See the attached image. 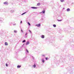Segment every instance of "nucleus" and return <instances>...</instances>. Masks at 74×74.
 I'll list each match as a JSON object with an SVG mask.
<instances>
[{
    "label": "nucleus",
    "instance_id": "nucleus-26",
    "mask_svg": "<svg viewBox=\"0 0 74 74\" xmlns=\"http://www.w3.org/2000/svg\"><path fill=\"white\" fill-rule=\"evenodd\" d=\"M22 23V21H21L20 23Z\"/></svg>",
    "mask_w": 74,
    "mask_h": 74
},
{
    "label": "nucleus",
    "instance_id": "nucleus-1",
    "mask_svg": "<svg viewBox=\"0 0 74 74\" xmlns=\"http://www.w3.org/2000/svg\"><path fill=\"white\" fill-rule=\"evenodd\" d=\"M36 26H37V27H40L41 26V24L40 23L36 25Z\"/></svg>",
    "mask_w": 74,
    "mask_h": 74
},
{
    "label": "nucleus",
    "instance_id": "nucleus-25",
    "mask_svg": "<svg viewBox=\"0 0 74 74\" xmlns=\"http://www.w3.org/2000/svg\"><path fill=\"white\" fill-rule=\"evenodd\" d=\"M46 60H48V58H46Z\"/></svg>",
    "mask_w": 74,
    "mask_h": 74
},
{
    "label": "nucleus",
    "instance_id": "nucleus-21",
    "mask_svg": "<svg viewBox=\"0 0 74 74\" xmlns=\"http://www.w3.org/2000/svg\"><path fill=\"white\" fill-rule=\"evenodd\" d=\"M6 66H7V67L8 66V64H6Z\"/></svg>",
    "mask_w": 74,
    "mask_h": 74
},
{
    "label": "nucleus",
    "instance_id": "nucleus-13",
    "mask_svg": "<svg viewBox=\"0 0 74 74\" xmlns=\"http://www.w3.org/2000/svg\"><path fill=\"white\" fill-rule=\"evenodd\" d=\"M26 51L27 52V53H29V51H28V50H27V49H26Z\"/></svg>",
    "mask_w": 74,
    "mask_h": 74
},
{
    "label": "nucleus",
    "instance_id": "nucleus-7",
    "mask_svg": "<svg viewBox=\"0 0 74 74\" xmlns=\"http://www.w3.org/2000/svg\"><path fill=\"white\" fill-rule=\"evenodd\" d=\"M42 12L43 14H44V13H45V10H43L42 11Z\"/></svg>",
    "mask_w": 74,
    "mask_h": 74
},
{
    "label": "nucleus",
    "instance_id": "nucleus-4",
    "mask_svg": "<svg viewBox=\"0 0 74 74\" xmlns=\"http://www.w3.org/2000/svg\"><path fill=\"white\" fill-rule=\"evenodd\" d=\"M4 4H8V2H5L3 3Z\"/></svg>",
    "mask_w": 74,
    "mask_h": 74
},
{
    "label": "nucleus",
    "instance_id": "nucleus-3",
    "mask_svg": "<svg viewBox=\"0 0 74 74\" xmlns=\"http://www.w3.org/2000/svg\"><path fill=\"white\" fill-rule=\"evenodd\" d=\"M5 45H8V43H7L6 42H5Z\"/></svg>",
    "mask_w": 74,
    "mask_h": 74
},
{
    "label": "nucleus",
    "instance_id": "nucleus-20",
    "mask_svg": "<svg viewBox=\"0 0 74 74\" xmlns=\"http://www.w3.org/2000/svg\"><path fill=\"white\" fill-rule=\"evenodd\" d=\"M14 32H15V33H16V30H14Z\"/></svg>",
    "mask_w": 74,
    "mask_h": 74
},
{
    "label": "nucleus",
    "instance_id": "nucleus-22",
    "mask_svg": "<svg viewBox=\"0 0 74 74\" xmlns=\"http://www.w3.org/2000/svg\"><path fill=\"white\" fill-rule=\"evenodd\" d=\"M29 32H30V33H32V31H31L30 30H29Z\"/></svg>",
    "mask_w": 74,
    "mask_h": 74
},
{
    "label": "nucleus",
    "instance_id": "nucleus-10",
    "mask_svg": "<svg viewBox=\"0 0 74 74\" xmlns=\"http://www.w3.org/2000/svg\"><path fill=\"white\" fill-rule=\"evenodd\" d=\"M53 27H56V25L55 24L53 25Z\"/></svg>",
    "mask_w": 74,
    "mask_h": 74
},
{
    "label": "nucleus",
    "instance_id": "nucleus-27",
    "mask_svg": "<svg viewBox=\"0 0 74 74\" xmlns=\"http://www.w3.org/2000/svg\"><path fill=\"white\" fill-rule=\"evenodd\" d=\"M42 56H44V55H43Z\"/></svg>",
    "mask_w": 74,
    "mask_h": 74
},
{
    "label": "nucleus",
    "instance_id": "nucleus-17",
    "mask_svg": "<svg viewBox=\"0 0 74 74\" xmlns=\"http://www.w3.org/2000/svg\"><path fill=\"white\" fill-rule=\"evenodd\" d=\"M26 13V12H25V13H23L21 15H24V14H25V13Z\"/></svg>",
    "mask_w": 74,
    "mask_h": 74
},
{
    "label": "nucleus",
    "instance_id": "nucleus-24",
    "mask_svg": "<svg viewBox=\"0 0 74 74\" xmlns=\"http://www.w3.org/2000/svg\"><path fill=\"white\" fill-rule=\"evenodd\" d=\"M27 35V33H26L25 34V35L26 36V35Z\"/></svg>",
    "mask_w": 74,
    "mask_h": 74
},
{
    "label": "nucleus",
    "instance_id": "nucleus-23",
    "mask_svg": "<svg viewBox=\"0 0 74 74\" xmlns=\"http://www.w3.org/2000/svg\"><path fill=\"white\" fill-rule=\"evenodd\" d=\"M21 32H23V30H22V29H21Z\"/></svg>",
    "mask_w": 74,
    "mask_h": 74
},
{
    "label": "nucleus",
    "instance_id": "nucleus-5",
    "mask_svg": "<svg viewBox=\"0 0 74 74\" xmlns=\"http://www.w3.org/2000/svg\"><path fill=\"white\" fill-rule=\"evenodd\" d=\"M21 67V66H19V65H18L17 66V68L18 69H19V68H20V67Z\"/></svg>",
    "mask_w": 74,
    "mask_h": 74
},
{
    "label": "nucleus",
    "instance_id": "nucleus-2",
    "mask_svg": "<svg viewBox=\"0 0 74 74\" xmlns=\"http://www.w3.org/2000/svg\"><path fill=\"white\" fill-rule=\"evenodd\" d=\"M41 37L42 38H44V37H45V36H44V35H42Z\"/></svg>",
    "mask_w": 74,
    "mask_h": 74
},
{
    "label": "nucleus",
    "instance_id": "nucleus-9",
    "mask_svg": "<svg viewBox=\"0 0 74 74\" xmlns=\"http://www.w3.org/2000/svg\"><path fill=\"white\" fill-rule=\"evenodd\" d=\"M28 44H29V42H27L26 43V45H28Z\"/></svg>",
    "mask_w": 74,
    "mask_h": 74
},
{
    "label": "nucleus",
    "instance_id": "nucleus-6",
    "mask_svg": "<svg viewBox=\"0 0 74 74\" xmlns=\"http://www.w3.org/2000/svg\"><path fill=\"white\" fill-rule=\"evenodd\" d=\"M32 8H33L34 9H37V8L35 7H32Z\"/></svg>",
    "mask_w": 74,
    "mask_h": 74
},
{
    "label": "nucleus",
    "instance_id": "nucleus-15",
    "mask_svg": "<svg viewBox=\"0 0 74 74\" xmlns=\"http://www.w3.org/2000/svg\"><path fill=\"white\" fill-rule=\"evenodd\" d=\"M26 42V40H24L23 41V42Z\"/></svg>",
    "mask_w": 74,
    "mask_h": 74
},
{
    "label": "nucleus",
    "instance_id": "nucleus-19",
    "mask_svg": "<svg viewBox=\"0 0 74 74\" xmlns=\"http://www.w3.org/2000/svg\"><path fill=\"white\" fill-rule=\"evenodd\" d=\"M62 21V20H58V21H60V22Z\"/></svg>",
    "mask_w": 74,
    "mask_h": 74
},
{
    "label": "nucleus",
    "instance_id": "nucleus-12",
    "mask_svg": "<svg viewBox=\"0 0 74 74\" xmlns=\"http://www.w3.org/2000/svg\"><path fill=\"white\" fill-rule=\"evenodd\" d=\"M36 65L34 64V65H33V67H34V68H35V67H36Z\"/></svg>",
    "mask_w": 74,
    "mask_h": 74
},
{
    "label": "nucleus",
    "instance_id": "nucleus-18",
    "mask_svg": "<svg viewBox=\"0 0 74 74\" xmlns=\"http://www.w3.org/2000/svg\"><path fill=\"white\" fill-rule=\"evenodd\" d=\"M28 25H29V26H30V23L28 22Z\"/></svg>",
    "mask_w": 74,
    "mask_h": 74
},
{
    "label": "nucleus",
    "instance_id": "nucleus-8",
    "mask_svg": "<svg viewBox=\"0 0 74 74\" xmlns=\"http://www.w3.org/2000/svg\"><path fill=\"white\" fill-rule=\"evenodd\" d=\"M67 11H70V9L69 8H68L67 9Z\"/></svg>",
    "mask_w": 74,
    "mask_h": 74
},
{
    "label": "nucleus",
    "instance_id": "nucleus-16",
    "mask_svg": "<svg viewBox=\"0 0 74 74\" xmlns=\"http://www.w3.org/2000/svg\"><path fill=\"white\" fill-rule=\"evenodd\" d=\"M45 62V61H44V59H43V60H42V63H44Z\"/></svg>",
    "mask_w": 74,
    "mask_h": 74
},
{
    "label": "nucleus",
    "instance_id": "nucleus-14",
    "mask_svg": "<svg viewBox=\"0 0 74 74\" xmlns=\"http://www.w3.org/2000/svg\"><path fill=\"white\" fill-rule=\"evenodd\" d=\"M60 1L61 2H63L64 1V0H60Z\"/></svg>",
    "mask_w": 74,
    "mask_h": 74
},
{
    "label": "nucleus",
    "instance_id": "nucleus-11",
    "mask_svg": "<svg viewBox=\"0 0 74 74\" xmlns=\"http://www.w3.org/2000/svg\"><path fill=\"white\" fill-rule=\"evenodd\" d=\"M40 5V3H38L37 4V5Z\"/></svg>",
    "mask_w": 74,
    "mask_h": 74
}]
</instances>
